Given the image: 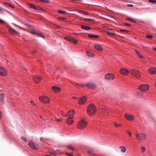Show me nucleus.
<instances>
[{"instance_id":"obj_46","label":"nucleus","mask_w":156,"mask_h":156,"mask_svg":"<svg viewBox=\"0 0 156 156\" xmlns=\"http://www.w3.org/2000/svg\"><path fill=\"white\" fill-rule=\"evenodd\" d=\"M29 6L31 8H34L35 7V6L33 4H29Z\"/></svg>"},{"instance_id":"obj_56","label":"nucleus","mask_w":156,"mask_h":156,"mask_svg":"<svg viewBox=\"0 0 156 156\" xmlns=\"http://www.w3.org/2000/svg\"><path fill=\"white\" fill-rule=\"evenodd\" d=\"M58 19H59V20H65L66 19V18H63V17H59L58 18Z\"/></svg>"},{"instance_id":"obj_2","label":"nucleus","mask_w":156,"mask_h":156,"mask_svg":"<svg viewBox=\"0 0 156 156\" xmlns=\"http://www.w3.org/2000/svg\"><path fill=\"white\" fill-rule=\"evenodd\" d=\"M130 73L133 76L139 79L141 76V74L140 71L136 69H131L130 71Z\"/></svg>"},{"instance_id":"obj_39","label":"nucleus","mask_w":156,"mask_h":156,"mask_svg":"<svg viewBox=\"0 0 156 156\" xmlns=\"http://www.w3.org/2000/svg\"><path fill=\"white\" fill-rule=\"evenodd\" d=\"M21 140H23L24 142H27V140L26 138L23 137H21L20 138Z\"/></svg>"},{"instance_id":"obj_27","label":"nucleus","mask_w":156,"mask_h":156,"mask_svg":"<svg viewBox=\"0 0 156 156\" xmlns=\"http://www.w3.org/2000/svg\"><path fill=\"white\" fill-rule=\"evenodd\" d=\"M70 42L74 43L75 44H76L77 43V40L74 38L71 37Z\"/></svg>"},{"instance_id":"obj_53","label":"nucleus","mask_w":156,"mask_h":156,"mask_svg":"<svg viewBox=\"0 0 156 156\" xmlns=\"http://www.w3.org/2000/svg\"><path fill=\"white\" fill-rule=\"evenodd\" d=\"M127 133L129 135V136H131V133H130V132H129V131H127Z\"/></svg>"},{"instance_id":"obj_20","label":"nucleus","mask_w":156,"mask_h":156,"mask_svg":"<svg viewBox=\"0 0 156 156\" xmlns=\"http://www.w3.org/2000/svg\"><path fill=\"white\" fill-rule=\"evenodd\" d=\"M5 98L4 94H0V101L2 104H4V98Z\"/></svg>"},{"instance_id":"obj_29","label":"nucleus","mask_w":156,"mask_h":156,"mask_svg":"<svg viewBox=\"0 0 156 156\" xmlns=\"http://www.w3.org/2000/svg\"><path fill=\"white\" fill-rule=\"evenodd\" d=\"M4 4L6 5H7L9 6L12 8H14V6L13 5H12L10 4V3H8V2H5L4 3Z\"/></svg>"},{"instance_id":"obj_25","label":"nucleus","mask_w":156,"mask_h":156,"mask_svg":"<svg viewBox=\"0 0 156 156\" xmlns=\"http://www.w3.org/2000/svg\"><path fill=\"white\" fill-rule=\"evenodd\" d=\"M68 114H69V115L71 116H72V115H73L75 113V111L74 110H71L70 111H69L67 112Z\"/></svg>"},{"instance_id":"obj_44","label":"nucleus","mask_w":156,"mask_h":156,"mask_svg":"<svg viewBox=\"0 0 156 156\" xmlns=\"http://www.w3.org/2000/svg\"><path fill=\"white\" fill-rule=\"evenodd\" d=\"M126 19L128 20H130V21H133V22L134 23H136V21L133 20L131 18H126Z\"/></svg>"},{"instance_id":"obj_12","label":"nucleus","mask_w":156,"mask_h":156,"mask_svg":"<svg viewBox=\"0 0 156 156\" xmlns=\"http://www.w3.org/2000/svg\"><path fill=\"white\" fill-rule=\"evenodd\" d=\"M144 94V92L139 90L135 94V97L137 98H141L143 96Z\"/></svg>"},{"instance_id":"obj_14","label":"nucleus","mask_w":156,"mask_h":156,"mask_svg":"<svg viewBox=\"0 0 156 156\" xmlns=\"http://www.w3.org/2000/svg\"><path fill=\"white\" fill-rule=\"evenodd\" d=\"M86 100V98L85 97H83L79 100V104L80 105L83 104L85 103Z\"/></svg>"},{"instance_id":"obj_36","label":"nucleus","mask_w":156,"mask_h":156,"mask_svg":"<svg viewBox=\"0 0 156 156\" xmlns=\"http://www.w3.org/2000/svg\"><path fill=\"white\" fill-rule=\"evenodd\" d=\"M84 20L85 21H89L90 22L92 21H94V20L92 19H87L85 18L84 19Z\"/></svg>"},{"instance_id":"obj_43","label":"nucleus","mask_w":156,"mask_h":156,"mask_svg":"<svg viewBox=\"0 0 156 156\" xmlns=\"http://www.w3.org/2000/svg\"><path fill=\"white\" fill-rule=\"evenodd\" d=\"M58 12L61 13H66V12L65 11H62L61 10H58Z\"/></svg>"},{"instance_id":"obj_4","label":"nucleus","mask_w":156,"mask_h":156,"mask_svg":"<svg viewBox=\"0 0 156 156\" xmlns=\"http://www.w3.org/2000/svg\"><path fill=\"white\" fill-rule=\"evenodd\" d=\"M137 140L140 141H143L147 138L146 135L143 133H136V134Z\"/></svg>"},{"instance_id":"obj_61","label":"nucleus","mask_w":156,"mask_h":156,"mask_svg":"<svg viewBox=\"0 0 156 156\" xmlns=\"http://www.w3.org/2000/svg\"><path fill=\"white\" fill-rule=\"evenodd\" d=\"M153 49L155 51H156V48L154 47L153 48Z\"/></svg>"},{"instance_id":"obj_3","label":"nucleus","mask_w":156,"mask_h":156,"mask_svg":"<svg viewBox=\"0 0 156 156\" xmlns=\"http://www.w3.org/2000/svg\"><path fill=\"white\" fill-rule=\"evenodd\" d=\"M87 125V122L82 119L78 123L77 127L79 129H82L86 127Z\"/></svg>"},{"instance_id":"obj_23","label":"nucleus","mask_w":156,"mask_h":156,"mask_svg":"<svg viewBox=\"0 0 156 156\" xmlns=\"http://www.w3.org/2000/svg\"><path fill=\"white\" fill-rule=\"evenodd\" d=\"M86 54L89 56L94 57L95 56V55L94 53L91 52H89L88 51H86Z\"/></svg>"},{"instance_id":"obj_5","label":"nucleus","mask_w":156,"mask_h":156,"mask_svg":"<svg viewBox=\"0 0 156 156\" xmlns=\"http://www.w3.org/2000/svg\"><path fill=\"white\" fill-rule=\"evenodd\" d=\"M40 100L44 103L48 104L50 103V99L46 96H41L39 97Z\"/></svg>"},{"instance_id":"obj_35","label":"nucleus","mask_w":156,"mask_h":156,"mask_svg":"<svg viewBox=\"0 0 156 156\" xmlns=\"http://www.w3.org/2000/svg\"><path fill=\"white\" fill-rule=\"evenodd\" d=\"M106 33L108 34H110L114 36L115 35V34L110 32L109 31L107 30L106 31Z\"/></svg>"},{"instance_id":"obj_30","label":"nucleus","mask_w":156,"mask_h":156,"mask_svg":"<svg viewBox=\"0 0 156 156\" xmlns=\"http://www.w3.org/2000/svg\"><path fill=\"white\" fill-rule=\"evenodd\" d=\"M79 12H80L81 13L85 15H87L89 14V12H87L81 10H80L79 11Z\"/></svg>"},{"instance_id":"obj_17","label":"nucleus","mask_w":156,"mask_h":156,"mask_svg":"<svg viewBox=\"0 0 156 156\" xmlns=\"http://www.w3.org/2000/svg\"><path fill=\"white\" fill-rule=\"evenodd\" d=\"M94 47L98 51H102L103 50V48L101 45L99 44H95Z\"/></svg>"},{"instance_id":"obj_40","label":"nucleus","mask_w":156,"mask_h":156,"mask_svg":"<svg viewBox=\"0 0 156 156\" xmlns=\"http://www.w3.org/2000/svg\"><path fill=\"white\" fill-rule=\"evenodd\" d=\"M93 152V149H90L87 151V152L89 154H91Z\"/></svg>"},{"instance_id":"obj_54","label":"nucleus","mask_w":156,"mask_h":156,"mask_svg":"<svg viewBox=\"0 0 156 156\" xmlns=\"http://www.w3.org/2000/svg\"><path fill=\"white\" fill-rule=\"evenodd\" d=\"M5 22L4 21H3L2 20H1V19H0V23H5Z\"/></svg>"},{"instance_id":"obj_21","label":"nucleus","mask_w":156,"mask_h":156,"mask_svg":"<svg viewBox=\"0 0 156 156\" xmlns=\"http://www.w3.org/2000/svg\"><path fill=\"white\" fill-rule=\"evenodd\" d=\"M52 89L54 92H58L60 90V89L59 88L56 87H52Z\"/></svg>"},{"instance_id":"obj_10","label":"nucleus","mask_w":156,"mask_h":156,"mask_svg":"<svg viewBox=\"0 0 156 156\" xmlns=\"http://www.w3.org/2000/svg\"><path fill=\"white\" fill-rule=\"evenodd\" d=\"M7 75V71L6 69L0 66V75L3 76H5Z\"/></svg>"},{"instance_id":"obj_28","label":"nucleus","mask_w":156,"mask_h":156,"mask_svg":"<svg viewBox=\"0 0 156 156\" xmlns=\"http://www.w3.org/2000/svg\"><path fill=\"white\" fill-rule=\"evenodd\" d=\"M88 37L91 38H98L99 37V36L94 34H90L88 35Z\"/></svg>"},{"instance_id":"obj_31","label":"nucleus","mask_w":156,"mask_h":156,"mask_svg":"<svg viewBox=\"0 0 156 156\" xmlns=\"http://www.w3.org/2000/svg\"><path fill=\"white\" fill-rule=\"evenodd\" d=\"M40 1L45 3H48L50 2V1L48 0H40Z\"/></svg>"},{"instance_id":"obj_58","label":"nucleus","mask_w":156,"mask_h":156,"mask_svg":"<svg viewBox=\"0 0 156 156\" xmlns=\"http://www.w3.org/2000/svg\"><path fill=\"white\" fill-rule=\"evenodd\" d=\"M125 25L128 26H131V25H130L129 24L127 23H125Z\"/></svg>"},{"instance_id":"obj_6","label":"nucleus","mask_w":156,"mask_h":156,"mask_svg":"<svg viewBox=\"0 0 156 156\" xmlns=\"http://www.w3.org/2000/svg\"><path fill=\"white\" fill-rule=\"evenodd\" d=\"M114 78V76L111 73H107L105 76V80H113Z\"/></svg>"},{"instance_id":"obj_59","label":"nucleus","mask_w":156,"mask_h":156,"mask_svg":"<svg viewBox=\"0 0 156 156\" xmlns=\"http://www.w3.org/2000/svg\"><path fill=\"white\" fill-rule=\"evenodd\" d=\"M56 120L58 122H60L62 121V119H56Z\"/></svg>"},{"instance_id":"obj_1","label":"nucleus","mask_w":156,"mask_h":156,"mask_svg":"<svg viewBox=\"0 0 156 156\" xmlns=\"http://www.w3.org/2000/svg\"><path fill=\"white\" fill-rule=\"evenodd\" d=\"M87 112L89 115H93L96 112V107L94 105L90 104L87 107Z\"/></svg>"},{"instance_id":"obj_45","label":"nucleus","mask_w":156,"mask_h":156,"mask_svg":"<svg viewBox=\"0 0 156 156\" xmlns=\"http://www.w3.org/2000/svg\"><path fill=\"white\" fill-rule=\"evenodd\" d=\"M66 154L68 156H73V154L72 153H66Z\"/></svg>"},{"instance_id":"obj_8","label":"nucleus","mask_w":156,"mask_h":156,"mask_svg":"<svg viewBox=\"0 0 156 156\" xmlns=\"http://www.w3.org/2000/svg\"><path fill=\"white\" fill-rule=\"evenodd\" d=\"M86 86L89 89L94 90L97 88L96 84L93 82H89L86 84Z\"/></svg>"},{"instance_id":"obj_48","label":"nucleus","mask_w":156,"mask_h":156,"mask_svg":"<svg viewBox=\"0 0 156 156\" xmlns=\"http://www.w3.org/2000/svg\"><path fill=\"white\" fill-rule=\"evenodd\" d=\"M149 1L152 3H156V0H149Z\"/></svg>"},{"instance_id":"obj_49","label":"nucleus","mask_w":156,"mask_h":156,"mask_svg":"<svg viewBox=\"0 0 156 156\" xmlns=\"http://www.w3.org/2000/svg\"><path fill=\"white\" fill-rule=\"evenodd\" d=\"M3 10L6 11H7V12H8L9 13V11L5 10L1 6H0V12L1 11H3Z\"/></svg>"},{"instance_id":"obj_64","label":"nucleus","mask_w":156,"mask_h":156,"mask_svg":"<svg viewBox=\"0 0 156 156\" xmlns=\"http://www.w3.org/2000/svg\"><path fill=\"white\" fill-rule=\"evenodd\" d=\"M154 85L155 86V87H156V81H155V83H154Z\"/></svg>"},{"instance_id":"obj_38","label":"nucleus","mask_w":156,"mask_h":156,"mask_svg":"<svg viewBox=\"0 0 156 156\" xmlns=\"http://www.w3.org/2000/svg\"><path fill=\"white\" fill-rule=\"evenodd\" d=\"M34 9L36 10H43L40 7H35L34 8Z\"/></svg>"},{"instance_id":"obj_7","label":"nucleus","mask_w":156,"mask_h":156,"mask_svg":"<svg viewBox=\"0 0 156 156\" xmlns=\"http://www.w3.org/2000/svg\"><path fill=\"white\" fill-rule=\"evenodd\" d=\"M149 88V86L148 85L142 84L139 86V90H141L144 92L148 90Z\"/></svg>"},{"instance_id":"obj_16","label":"nucleus","mask_w":156,"mask_h":156,"mask_svg":"<svg viewBox=\"0 0 156 156\" xmlns=\"http://www.w3.org/2000/svg\"><path fill=\"white\" fill-rule=\"evenodd\" d=\"M125 118L129 121H132L134 119V117L132 115L126 114L125 115Z\"/></svg>"},{"instance_id":"obj_24","label":"nucleus","mask_w":156,"mask_h":156,"mask_svg":"<svg viewBox=\"0 0 156 156\" xmlns=\"http://www.w3.org/2000/svg\"><path fill=\"white\" fill-rule=\"evenodd\" d=\"M81 28L83 29L86 30H89L91 29L90 27L84 25H81Z\"/></svg>"},{"instance_id":"obj_37","label":"nucleus","mask_w":156,"mask_h":156,"mask_svg":"<svg viewBox=\"0 0 156 156\" xmlns=\"http://www.w3.org/2000/svg\"><path fill=\"white\" fill-rule=\"evenodd\" d=\"M146 149L145 147H141V151L142 153H144Z\"/></svg>"},{"instance_id":"obj_19","label":"nucleus","mask_w":156,"mask_h":156,"mask_svg":"<svg viewBox=\"0 0 156 156\" xmlns=\"http://www.w3.org/2000/svg\"><path fill=\"white\" fill-rule=\"evenodd\" d=\"M108 108L107 107L105 106H103L102 108H101V112L102 113L107 112L108 113Z\"/></svg>"},{"instance_id":"obj_34","label":"nucleus","mask_w":156,"mask_h":156,"mask_svg":"<svg viewBox=\"0 0 156 156\" xmlns=\"http://www.w3.org/2000/svg\"><path fill=\"white\" fill-rule=\"evenodd\" d=\"M71 37H64V39L67 41L70 42Z\"/></svg>"},{"instance_id":"obj_55","label":"nucleus","mask_w":156,"mask_h":156,"mask_svg":"<svg viewBox=\"0 0 156 156\" xmlns=\"http://www.w3.org/2000/svg\"><path fill=\"white\" fill-rule=\"evenodd\" d=\"M127 6L128 7H133V5H131V4L127 5Z\"/></svg>"},{"instance_id":"obj_57","label":"nucleus","mask_w":156,"mask_h":156,"mask_svg":"<svg viewBox=\"0 0 156 156\" xmlns=\"http://www.w3.org/2000/svg\"><path fill=\"white\" fill-rule=\"evenodd\" d=\"M135 52H136V54L137 55H139L140 54L139 53V52L136 50H135Z\"/></svg>"},{"instance_id":"obj_42","label":"nucleus","mask_w":156,"mask_h":156,"mask_svg":"<svg viewBox=\"0 0 156 156\" xmlns=\"http://www.w3.org/2000/svg\"><path fill=\"white\" fill-rule=\"evenodd\" d=\"M138 56L139 57V58H142L143 59H144V57L142 55L140 54H139V55H138Z\"/></svg>"},{"instance_id":"obj_26","label":"nucleus","mask_w":156,"mask_h":156,"mask_svg":"<svg viewBox=\"0 0 156 156\" xmlns=\"http://www.w3.org/2000/svg\"><path fill=\"white\" fill-rule=\"evenodd\" d=\"M9 32L12 34H15V33H17V32L15 30H13L11 28H10L9 29Z\"/></svg>"},{"instance_id":"obj_52","label":"nucleus","mask_w":156,"mask_h":156,"mask_svg":"<svg viewBox=\"0 0 156 156\" xmlns=\"http://www.w3.org/2000/svg\"><path fill=\"white\" fill-rule=\"evenodd\" d=\"M30 102L32 105L36 106V104L33 101H30Z\"/></svg>"},{"instance_id":"obj_22","label":"nucleus","mask_w":156,"mask_h":156,"mask_svg":"<svg viewBox=\"0 0 156 156\" xmlns=\"http://www.w3.org/2000/svg\"><path fill=\"white\" fill-rule=\"evenodd\" d=\"M119 148L121 150V151L122 152L124 153L126 152V148L125 147L123 146H121Z\"/></svg>"},{"instance_id":"obj_32","label":"nucleus","mask_w":156,"mask_h":156,"mask_svg":"<svg viewBox=\"0 0 156 156\" xmlns=\"http://www.w3.org/2000/svg\"><path fill=\"white\" fill-rule=\"evenodd\" d=\"M36 35H38V36L40 37H42L43 38H44V36L42 35V34L41 33H34Z\"/></svg>"},{"instance_id":"obj_51","label":"nucleus","mask_w":156,"mask_h":156,"mask_svg":"<svg viewBox=\"0 0 156 156\" xmlns=\"http://www.w3.org/2000/svg\"><path fill=\"white\" fill-rule=\"evenodd\" d=\"M120 31H122V32H129V31L128 30H120Z\"/></svg>"},{"instance_id":"obj_63","label":"nucleus","mask_w":156,"mask_h":156,"mask_svg":"<svg viewBox=\"0 0 156 156\" xmlns=\"http://www.w3.org/2000/svg\"><path fill=\"white\" fill-rule=\"evenodd\" d=\"M80 86H84V85H82V84H80Z\"/></svg>"},{"instance_id":"obj_47","label":"nucleus","mask_w":156,"mask_h":156,"mask_svg":"<svg viewBox=\"0 0 156 156\" xmlns=\"http://www.w3.org/2000/svg\"><path fill=\"white\" fill-rule=\"evenodd\" d=\"M69 149H71L72 150H73L74 149V148L72 146H69L68 147Z\"/></svg>"},{"instance_id":"obj_15","label":"nucleus","mask_w":156,"mask_h":156,"mask_svg":"<svg viewBox=\"0 0 156 156\" xmlns=\"http://www.w3.org/2000/svg\"><path fill=\"white\" fill-rule=\"evenodd\" d=\"M148 71L150 73L152 74L156 73V68L154 67H151L148 69Z\"/></svg>"},{"instance_id":"obj_60","label":"nucleus","mask_w":156,"mask_h":156,"mask_svg":"<svg viewBox=\"0 0 156 156\" xmlns=\"http://www.w3.org/2000/svg\"><path fill=\"white\" fill-rule=\"evenodd\" d=\"M55 26H56V27L57 28H59L60 27V26H58L57 25H56Z\"/></svg>"},{"instance_id":"obj_18","label":"nucleus","mask_w":156,"mask_h":156,"mask_svg":"<svg viewBox=\"0 0 156 156\" xmlns=\"http://www.w3.org/2000/svg\"><path fill=\"white\" fill-rule=\"evenodd\" d=\"M74 120L72 118H68L67 119L66 122L69 125H71L74 122Z\"/></svg>"},{"instance_id":"obj_62","label":"nucleus","mask_w":156,"mask_h":156,"mask_svg":"<svg viewBox=\"0 0 156 156\" xmlns=\"http://www.w3.org/2000/svg\"><path fill=\"white\" fill-rule=\"evenodd\" d=\"M72 98H73V99H76V97H75L73 96V97H72Z\"/></svg>"},{"instance_id":"obj_13","label":"nucleus","mask_w":156,"mask_h":156,"mask_svg":"<svg viewBox=\"0 0 156 156\" xmlns=\"http://www.w3.org/2000/svg\"><path fill=\"white\" fill-rule=\"evenodd\" d=\"M33 79L34 82L36 83H38L41 79V78L40 76H33Z\"/></svg>"},{"instance_id":"obj_9","label":"nucleus","mask_w":156,"mask_h":156,"mask_svg":"<svg viewBox=\"0 0 156 156\" xmlns=\"http://www.w3.org/2000/svg\"><path fill=\"white\" fill-rule=\"evenodd\" d=\"M28 145L31 148L34 150H37L39 148V145H35L34 143L31 141L29 142Z\"/></svg>"},{"instance_id":"obj_11","label":"nucleus","mask_w":156,"mask_h":156,"mask_svg":"<svg viewBox=\"0 0 156 156\" xmlns=\"http://www.w3.org/2000/svg\"><path fill=\"white\" fill-rule=\"evenodd\" d=\"M119 72L121 74L125 76L128 75L130 73L129 71L125 68H122L120 69Z\"/></svg>"},{"instance_id":"obj_50","label":"nucleus","mask_w":156,"mask_h":156,"mask_svg":"<svg viewBox=\"0 0 156 156\" xmlns=\"http://www.w3.org/2000/svg\"><path fill=\"white\" fill-rule=\"evenodd\" d=\"M146 37H147L150 38H153V37L152 36L150 35H147Z\"/></svg>"},{"instance_id":"obj_33","label":"nucleus","mask_w":156,"mask_h":156,"mask_svg":"<svg viewBox=\"0 0 156 156\" xmlns=\"http://www.w3.org/2000/svg\"><path fill=\"white\" fill-rule=\"evenodd\" d=\"M114 125L115 127H120L121 125L120 124H117L115 122H114Z\"/></svg>"},{"instance_id":"obj_41","label":"nucleus","mask_w":156,"mask_h":156,"mask_svg":"<svg viewBox=\"0 0 156 156\" xmlns=\"http://www.w3.org/2000/svg\"><path fill=\"white\" fill-rule=\"evenodd\" d=\"M61 114L63 116H67L68 115V114H66L65 115V114L64 113V112L63 111H61Z\"/></svg>"}]
</instances>
